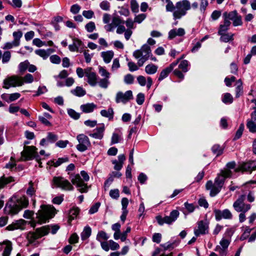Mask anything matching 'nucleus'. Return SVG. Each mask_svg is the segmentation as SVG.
I'll return each instance as SVG.
<instances>
[{"instance_id":"1","label":"nucleus","mask_w":256,"mask_h":256,"mask_svg":"<svg viewBox=\"0 0 256 256\" xmlns=\"http://www.w3.org/2000/svg\"><path fill=\"white\" fill-rule=\"evenodd\" d=\"M40 208V209L36 213L37 222L32 219L29 222V224L34 228L36 226V223L39 224L46 223L53 218L56 213V210L52 206L42 204Z\"/></svg>"},{"instance_id":"2","label":"nucleus","mask_w":256,"mask_h":256,"mask_svg":"<svg viewBox=\"0 0 256 256\" xmlns=\"http://www.w3.org/2000/svg\"><path fill=\"white\" fill-rule=\"evenodd\" d=\"M28 204V200L24 196L16 201L10 198L6 204L4 208V212L6 214L12 216L16 214L22 208L27 207Z\"/></svg>"},{"instance_id":"3","label":"nucleus","mask_w":256,"mask_h":256,"mask_svg":"<svg viewBox=\"0 0 256 256\" xmlns=\"http://www.w3.org/2000/svg\"><path fill=\"white\" fill-rule=\"evenodd\" d=\"M80 175L82 177V179L79 174H71L70 176L71 182L78 188V190L80 192H88V186L84 182L89 180V176L88 173L84 170L80 172Z\"/></svg>"},{"instance_id":"4","label":"nucleus","mask_w":256,"mask_h":256,"mask_svg":"<svg viewBox=\"0 0 256 256\" xmlns=\"http://www.w3.org/2000/svg\"><path fill=\"white\" fill-rule=\"evenodd\" d=\"M50 230V226H44L40 228H36L35 232H30L27 234L26 238L28 240V244H34L36 246L38 242L36 240L42 236L48 234Z\"/></svg>"},{"instance_id":"5","label":"nucleus","mask_w":256,"mask_h":256,"mask_svg":"<svg viewBox=\"0 0 256 256\" xmlns=\"http://www.w3.org/2000/svg\"><path fill=\"white\" fill-rule=\"evenodd\" d=\"M150 54V48L146 44H144L140 50H135L133 53L134 56L138 59V64L139 66H143L145 62L148 59Z\"/></svg>"},{"instance_id":"6","label":"nucleus","mask_w":256,"mask_h":256,"mask_svg":"<svg viewBox=\"0 0 256 256\" xmlns=\"http://www.w3.org/2000/svg\"><path fill=\"white\" fill-rule=\"evenodd\" d=\"M191 8L190 2L188 0H182L178 2L176 4V10L173 12L175 20L180 19L186 14L188 10Z\"/></svg>"},{"instance_id":"7","label":"nucleus","mask_w":256,"mask_h":256,"mask_svg":"<svg viewBox=\"0 0 256 256\" xmlns=\"http://www.w3.org/2000/svg\"><path fill=\"white\" fill-rule=\"evenodd\" d=\"M37 148L34 146H26L21 152L22 160H28L35 158L36 161L39 160V156L36 152Z\"/></svg>"},{"instance_id":"8","label":"nucleus","mask_w":256,"mask_h":256,"mask_svg":"<svg viewBox=\"0 0 256 256\" xmlns=\"http://www.w3.org/2000/svg\"><path fill=\"white\" fill-rule=\"evenodd\" d=\"M98 73L102 78L98 81V84L101 88L106 89L110 84V73L104 67L99 66Z\"/></svg>"},{"instance_id":"9","label":"nucleus","mask_w":256,"mask_h":256,"mask_svg":"<svg viewBox=\"0 0 256 256\" xmlns=\"http://www.w3.org/2000/svg\"><path fill=\"white\" fill-rule=\"evenodd\" d=\"M245 200L246 196L242 194L234 202L233 208L236 212H246L251 208V205L250 204L244 202Z\"/></svg>"},{"instance_id":"10","label":"nucleus","mask_w":256,"mask_h":256,"mask_svg":"<svg viewBox=\"0 0 256 256\" xmlns=\"http://www.w3.org/2000/svg\"><path fill=\"white\" fill-rule=\"evenodd\" d=\"M52 182L56 188L63 190H72L74 188L70 182L62 176H54Z\"/></svg>"},{"instance_id":"11","label":"nucleus","mask_w":256,"mask_h":256,"mask_svg":"<svg viewBox=\"0 0 256 256\" xmlns=\"http://www.w3.org/2000/svg\"><path fill=\"white\" fill-rule=\"evenodd\" d=\"M22 77L18 76H9L4 80L3 88L8 89L10 87L20 86L24 84Z\"/></svg>"},{"instance_id":"12","label":"nucleus","mask_w":256,"mask_h":256,"mask_svg":"<svg viewBox=\"0 0 256 256\" xmlns=\"http://www.w3.org/2000/svg\"><path fill=\"white\" fill-rule=\"evenodd\" d=\"M76 139L78 142V144L76 146V149L78 151L83 152L90 146V142L86 136L80 134L77 136Z\"/></svg>"},{"instance_id":"13","label":"nucleus","mask_w":256,"mask_h":256,"mask_svg":"<svg viewBox=\"0 0 256 256\" xmlns=\"http://www.w3.org/2000/svg\"><path fill=\"white\" fill-rule=\"evenodd\" d=\"M230 240L223 238L220 242V245L216 247L215 251L219 253L220 256H226Z\"/></svg>"},{"instance_id":"14","label":"nucleus","mask_w":256,"mask_h":256,"mask_svg":"<svg viewBox=\"0 0 256 256\" xmlns=\"http://www.w3.org/2000/svg\"><path fill=\"white\" fill-rule=\"evenodd\" d=\"M254 161L242 162L240 164L235 170L236 172H250L256 170V164Z\"/></svg>"},{"instance_id":"15","label":"nucleus","mask_w":256,"mask_h":256,"mask_svg":"<svg viewBox=\"0 0 256 256\" xmlns=\"http://www.w3.org/2000/svg\"><path fill=\"white\" fill-rule=\"evenodd\" d=\"M132 98L133 95L131 90H128L124 93L118 92L116 94V103L122 102L126 104Z\"/></svg>"},{"instance_id":"16","label":"nucleus","mask_w":256,"mask_h":256,"mask_svg":"<svg viewBox=\"0 0 256 256\" xmlns=\"http://www.w3.org/2000/svg\"><path fill=\"white\" fill-rule=\"evenodd\" d=\"M208 222L206 220H200L198 222V227L194 230L196 236L200 234H204L208 232Z\"/></svg>"},{"instance_id":"17","label":"nucleus","mask_w":256,"mask_h":256,"mask_svg":"<svg viewBox=\"0 0 256 256\" xmlns=\"http://www.w3.org/2000/svg\"><path fill=\"white\" fill-rule=\"evenodd\" d=\"M85 76L87 78L88 82L92 86H94L98 84V76L95 72L92 71V68L84 69Z\"/></svg>"},{"instance_id":"18","label":"nucleus","mask_w":256,"mask_h":256,"mask_svg":"<svg viewBox=\"0 0 256 256\" xmlns=\"http://www.w3.org/2000/svg\"><path fill=\"white\" fill-rule=\"evenodd\" d=\"M214 213L216 219L217 220H220L222 218L230 219L232 216L230 212L228 209H226L223 211L218 210H214Z\"/></svg>"},{"instance_id":"19","label":"nucleus","mask_w":256,"mask_h":256,"mask_svg":"<svg viewBox=\"0 0 256 256\" xmlns=\"http://www.w3.org/2000/svg\"><path fill=\"white\" fill-rule=\"evenodd\" d=\"M26 224V222L22 219L16 220V222H13L11 224L8 225L6 228V230H14L20 229L24 230L25 228V226Z\"/></svg>"},{"instance_id":"20","label":"nucleus","mask_w":256,"mask_h":256,"mask_svg":"<svg viewBox=\"0 0 256 256\" xmlns=\"http://www.w3.org/2000/svg\"><path fill=\"white\" fill-rule=\"evenodd\" d=\"M208 190H210V195L212 196H215L220 190L221 188L212 183V181H208L206 186Z\"/></svg>"},{"instance_id":"21","label":"nucleus","mask_w":256,"mask_h":256,"mask_svg":"<svg viewBox=\"0 0 256 256\" xmlns=\"http://www.w3.org/2000/svg\"><path fill=\"white\" fill-rule=\"evenodd\" d=\"M236 163L234 161L228 162L226 165V168L221 171L222 174L226 177H230L232 174L231 169L234 170L236 168Z\"/></svg>"},{"instance_id":"22","label":"nucleus","mask_w":256,"mask_h":256,"mask_svg":"<svg viewBox=\"0 0 256 256\" xmlns=\"http://www.w3.org/2000/svg\"><path fill=\"white\" fill-rule=\"evenodd\" d=\"M179 214L180 213L178 210H172L170 212V215L169 216H166L164 217V220L165 221V223L168 224H172V222L176 220Z\"/></svg>"},{"instance_id":"23","label":"nucleus","mask_w":256,"mask_h":256,"mask_svg":"<svg viewBox=\"0 0 256 256\" xmlns=\"http://www.w3.org/2000/svg\"><path fill=\"white\" fill-rule=\"evenodd\" d=\"M105 128L104 125L97 128L94 130V133L90 134V136L96 139L101 140L103 138Z\"/></svg>"},{"instance_id":"24","label":"nucleus","mask_w":256,"mask_h":256,"mask_svg":"<svg viewBox=\"0 0 256 256\" xmlns=\"http://www.w3.org/2000/svg\"><path fill=\"white\" fill-rule=\"evenodd\" d=\"M97 108V106L94 103H87L82 104L80 106L81 110L84 113L92 112Z\"/></svg>"},{"instance_id":"25","label":"nucleus","mask_w":256,"mask_h":256,"mask_svg":"<svg viewBox=\"0 0 256 256\" xmlns=\"http://www.w3.org/2000/svg\"><path fill=\"white\" fill-rule=\"evenodd\" d=\"M185 34L184 30L182 28L171 30L168 32V38L173 39L176 36H181Z\"/></svg>"},{"instance_id":"26","label":"nucleus","mask_w":256,"mask_h":256,"mask_svg":"<svg viewBox=\"0 0 256 256\" xmlns=\"http://www.w3.org/2000/svg\"><path fill=\"white\" fill-rule=\"evenodd\" d=\"M101 56L103 58L104 62L106 64H108L113 58L114 52L112 50L103 52L101 53Z\"/></svg>"},{"instance_id":"27","label":"nucleus","mask_w":256,"mask_h":256,"mask_svg":"<svg viewBox=\"0 0 256 256\" xmlns=\"http://www.w3.org/2000/svg\"><path fill=\"white\" fill-rule=\"evenodd\" d=\"M52 52V50L50 48H48L46 50L40 49L35 51V53L36 54L42 58L44 60L46 59L49 56L50 54Z\"/></svg>"},{"instance_id":"28","label":"nucleus","mask_w":256,"mask_h":256,"mask_svg":"<svg viewBox=\"0 0 256 256\" xmlns=\"http://www.w3.org/2000/svg\"><path fill=\"white\" fill-rule=\"evenodd\" d=\"M2 244L5 245L4 250L2 253V256H10L12 250V244L10 241H4Z\"/></svg>"},{"instance_id":"29","label":"nucleus","mask_w":256,"mask_h":256,"mask_svg":"<svg viewBox=\"0 0 256 256\" xmlns=\"http://www.w3.org/2000/svg\"><path fill=\"white\" fill-rule=\"evenodd\" d=\"M70 92L72 94L78 97L83 96L86 94V91L82 87L79 86L71 90Z\"/></svg>"},{"instance_id":"30","label":"nucleus","mask_w":256,"mask_h":256,"mask_svg":"<svg viewBox=\"0 0 256 256\" xmlns=\"http://www.w3.org/2000/svg\"><path fill=\"white\" fill-rule=\"evenodd\" d=\"M100 113L102 116L108 118L109 120L113 119L114 112L112 108H109L107 110H102Z\"/></svg>"},{"instance_id":"31","label":"nucleus","mask_w":256,"mask_h":256,"mask_svg":"<svg viewBox=\"0 0 256 256\" xmlns=\"http://www.w3.org/2000/svg\"><path fill=\"white\" fill-rule=\"evenodd\" d=\"M92 233V229L91 228L88 226H86L84 227V228L83 231L80 234L81 238L82 240H84L88 238L91 235Z\"/></svg>"},{"instance_id":"32","label":"nucleus","mask_w":256,"mask_h":256,"mask_svg":"<svg viewBox=\"0 0 256 256\" xmlns=\"http://www.w3.org/2000/svg\"><path fill=\"white\" fill-rule=\"evenodd\" d=\"M12 35L14 38V40L13 41L14 46H18L20 44V40L22 36V32L20 30L14 32H13Z\"/></svg>"},{"instance_id":"33","label":"nucleus","mask_w":256,"mask_h":256,"mask_svg":"<svg viewBox=\"0 0 256 256\" xmlns=\"http://www.w3.org/2000/svg\"><path fill=\"white\" fill-rule=\"evenodd\" d=\"M230 24L231 22L230 20L224 18V24L220 25L218 33L222 34L223 32H226L228 30Z\"/></svg>"},{"instance_id":"34","label":"nucleus","mask_w":256,"mask_h":256,"mask_svg":"<svg viewBox=\"0 0 256 256\" xmlns=\"http://www.w3.org/2000/svg\"><path fill=\"white\" fill-rule=\"evenodd\" d=\"M220 36V40L222 42H227L230 40H233L234 34H226V32H223L222 33H218Z\"/></svg>"},{"instance_id":"35","label":"nucleus","mask_w":256,"mask_h":256,"mask_svg":"<svg viewBox=\"0 0 256 256\" xmlns=\"http://www.w3.org/2000/svg\"><path fill=\"white\" fill-rule=\"evenodd\" d=\"M227 177L224 176L222 174L221 172L220 174L216 178L214 184L218 186L219 188H222L224 183V180Z\"/></svg>"},{"instance_id":"36","label":"nucleus","mask_w":256,"mask_h":256,"mask_svg":"<svg viewBox=\"0 0 256 256\" xmlns=\"http://www.w3.org/2000/svg\"><path fill=\"white\" fill-rule=\"evenodd\" d=\"M158 66L154 64H149L145 68V72L148 74H155L158 70Z\"/></svg>"},{"instance_id":"37","label":"nucleus","mask_w":256,"mask_h":256,"mask_svg":"<svg viewBox=\"0 0 256 256\" xmlns=\"http://www.w3.org/2000/svg\"><path fill=\"white\" fill-rule=\"evenodd\" d=\"M238 14L236 10H234L229 12H224L223 14V16L225 20L230 21V20H234Z\"/></svg>"},{"instance_id":"38","label":"nucleus","mask_w":256,"mask_h":256,"mask_svg":"<svg viewBox=\"0 0 256 256\" xmlns=\"http://www.w3.org/2000/svg\"><path fill=\"white\" fill-rule=\"evenodd\" d=\"M79 212L80 209L77 207L74 208L70 210L69 212V222H70L72 220L76 217V216L78 214Z\"/></svg>"},{"instance_id":"39","label":"nucleus","mask_w":256,"mask_h":256,"mask_svg":"<svg viewBox=\"0 0 256 256\" xmlns=\"http://www.w3.org/2000/svg\"><path fill=\"white\" fill-rule=\"evenodd\" d=\"M122 139L121 134L114 132L111 138V145L118 143Z\"/></svg>"},{"instance_id":"40","label":"nucleus","mask_w":256,"mask_h":256,"mask_svg":"<svg viewBox=\"0 0 256 256\" xmlns=\"http://www.w3.org/2000/svg\"><path fill=\"white\" fill-rule=\"evenodd\" d=\"M13 178L12 176H10L8 178H6L4 176H2L0 178V190L4 187V186L14 181Z\"/></svg>"},{"instance_id":"41","label":"nucleus","mask_w":256,"mask_h":256,"mask_svg":"<svg viewBox=\"0 0 256 256\" xmlns=\"http://www.w3.org/2000/svg\"><path fill=\"white\" fill-rule=\"evenodd\" d=\"M109 236L106 233L102 230L99 232L96 236V240L100 242L102 240H107Z\"/></svg>"},{"instance_id":"42","label":"nucleus","mask_w":256,"mask_h":256,"mask_svg":"<svg viewBox=\"0 0 256 256\" xmlns=\"http://www.w3.org/2000/svg\"><path fill=\"white\" fill-rule=\"evenodd\" d=\"M69 161V158L67 156L64 158H58L55 162H54L53 166L58 167L62 164L63 163L67 162Z\"/></svg>"},{"instance_id":"43","label":"nucleus","mask_w":256,"mask_h":256,"mask_svg":"<svg viewBox=\"0 0 256 256\" xmlns=\"http://www.w3.org/2000/svg\"><path fill=\"white\" fill-rule=\"evenodd\" d=\"M68 114L74 120H78L80 118V114L76 112L74 110L69 108L68 110Z\"/></svg>"},{"instance_id":"44","label":"nucleus","mask_w":256,"mask_h":256,"mask_svg":"<svg viewBox=\"0 0 256 256\" xmlns=\"http://www.w3.org/2000/svg\"><path fill=\"white\" fill-rule=\"evenodd\" d=\"M172 72L168 68V67L164 69L160 72V76L158 78V80H162L164 78L167 77L168 74Z\"/></svg>"},{"instance_id":"45","label":"nucleus","mask_w":256,"mask_h":256,"mask_svg":"<svg viewBox=\"0 0 256 256\" xmlns=\"http://www.w3.org/2000/svg\"><path fill=\"white\" fill-rule=\"evenodd\" d=\"M244 124H240V125L239 126L238 129L237 130V131L236 133L235 136L234 138V140H238L241 137V136L242 134V132H244Z\"/></svg>"},{"instance_id":"46","label":"nucleus","mask_w":256,"mask_h":256,"mask_svg":"<svg viewBox=\"0 0 256 256\" xmlns=\"http://www.w3.org/2000/svg\"><path fill=\"white\" fill-rule=\"evenodd\" d=\"M247 128L251 132H256V122L248 121L246 124Z\"/></svg>"},{"instance_id":"47","label":"nucleus","mask_w":256,"mask_h":256,"mask_svg":"<svg viewBox=\"0 0 256 256\" xmlns=\"http://www.w3.org/2000/svg\"><path fill=\"white\" fill-rule=\"evenodd\" d=\"M222 100L224 104H231L233 101V98L230 94L226 93L224 94Z\"/></svg>"},{"instance_id":"48","label":"nucleus","mask_w":256,"mask_h":256,"mask_svg":"<svg viewBox=\"0 0 256 256\" xmlns=\"http://www.w3.org/2000/svg\"><path fill=\"white\" fill-rule=\"evenodd\" d=\"M22 80L24 83H32L34 82V78L33 76L30 74H27L24 77H22Z\"/></svg>"},{"instance_id":"49","label":"nucleus","mask_w":256,"mask_h":256,"mask_svg":"<svg viewBox=\"0 0 256 256\" xmlns=\"http://www.w3.org/2000/svg\"><path fill=\"white\" fill-rule=\"evenodd\" d=\"M212 151L216 156H218L222 153L223 150L219 145L216 144L212 146Z\"/></svg>"},{"instance_id":"50","label":"nucleus","mask_w":256,"mask_h":256,"mask_svg":"<svg viewBox=\"0 0 256 256\" xmlns=\"http://www.w3.org/2000/svg\"><path fill=\"white\" fill-rule=\"evenodd\" d=\"M28 64L29 62L28 60H25L24 62H20L18 66L20 72H25V70L28 68Z\"/></svg>"},{"instance_id":"51","label":"nucleus","mask_w":256,"mask_h":256,"mask_svg":"<svg viewBox=\"0 0 256 256\" xmlns=\"http://www.w3.org/2000/svg\"><path fill=\"white\" fill-rule=\"evenodd\" d=\"M46 138L48 142H54L58 140V136L52 132H48Z\"/></svg>"},{"instance_id":"52","label":"nucleus","mask_w":256,"mask_h":256,"mask_svg":"<svg viewBox=\"0 0 256 256\" xmlns=\"http://www.w3.org/2000/svg\"><path fill=\"white\" fill-rule=\"evenodd\" d=\"M85 28L88 32H92L96 29L95 24L93 22H90L86 25Z\"/></svg>"},{"instance_id":"53","label":"nucleus","mask_w":256,"mask_h":256,"mask_svg":"<svg viewBox=\"0 0 256 256\" xmlns=\"http://www.w3.org/2000/svg\"><path fill=\"white\" fill-rule=\"evenodd\" d=\"M134 81V77L131 74H127L124 77V82L126 84H132Z\"/></svg>"},{"instance_id":"54","label":"nucleus","mask_w":256,"mask_h":256,"mask_svg":"<svg viewBox=\"0 0 256 256\" xmlns=\"http://www.w3.org/2000/svg\"><path fill=\"white\" fill-rule=\"evenodd\" d=\"M110 196L114 199H118L120 196V192L118 189L112 190L110 192Z\"/></svg>"},{"instance_id":"55","label":"nucleus","mask_w":256,"mask_h":256,"mask_svg":"<svg viewBox=\"0 0 256 256\" xmlns=\"http://www.w3.org/2000/svg\"><path fill=\"white\" fill-rule=\"evenodd\" d=\"M11 58V54L10 52L6 51L2 54V62L3 63L8 62L10 61Z\"/></svg>"},{"instance_id":"56","label":"nucleus","mask_w":256,"mask_h":256,"mask_svg":"<svg viewBox=\"0 0 256 256\" xmlns=\"http://www.w3.org/2000/svg\"><path fill=\"white\" fill-rule=\"evenodd\" d=\"M130 8L132 12H137L138 11V4L136 0H131Z\"/></svg>"},{"instance_id":"57","label":"nucleus","mask_w":256,"mask_h":256,"mask_svg":"<svg viewBox=\"0 0 256 256\" xmlns=\"http://www.w3.org/2000/svg\"><path fill=\"white\" fill-rule=\"evenodd\" d=\"M188 62L186 60H182L178 66L179 68L181 69L184 72L188 71Z\"/></svg>"},{"instance_id":"58","label":"nucleus","mask_w":256,"mask_h":256,"mask_svg":"<svg viewBox=\"0 0 256 256\" xmlns=\"http://www.w3.org/2000/svg\"><path fill=\"white\" fill-rule=\"evenodd\" d=\"M8 3L15 8H20L22 6V0H12V2H8Z\"/></svg>"},{"instance_id":"59","label":"nucleus","mask_w":256,"mask_h":256,"mask_svg":"<svg viewBox=\"0 0 256 256\" xmlns=\"http://www.w3.org/2000/svg\"><path fill=\"white\" fill-rule=\"evenodd\" d=\"M100 6L103 10H108L110 8V3L106 0H104L100 2Z\"/></svg>"},{"instance_id":"60","label":"nucleus","mask_w":256,"mask_h":256,"mask_svg":"<svg viewBox=\"0 0 256 256\" xmlns=\"http://www.w3.org/2000/svg\"><path fill=\"white\" fill-rule=\"evenodd\" d=\"M146 18V14H141L138 15H137L134 18V22H137L138 24L141 23Z\"/></svg>"},{"instance_id":"61","label":"nucleus","mask_w":256,"mask_h":256,"mask_svg":"<svg viewBox=\"0 0 256 256\" xmlns=\"http://www.w3.org/2000/svg\"><path fill=\"white\" fill-rule=\"evenodd\" d=\"M232 22L233 25L235 26L242 25V22L241 16L238 14L234 20H232Z\"/></svg>"},{"instance_id":"62","label":"nucleus","mask_w":256,"mask_h":256,"mask_svg":"<svg viewBox=\"0 0 256 256\" xmlns=\"http://www.w3.org/2000/svg\"><path fill=\"white\" fill-rule=\"evenodd\" d=\"M34 214V211L27 210L24 212L23 216L25 218L32 219L33 218Z\"/></svg>"},{"instance_id":"63","label":"nucleus","mask_w":256,"mask_h":256,"mask_svg":"<svg viewBox=\"0 0 256 256\" xmlns=\"http://www.w3.org/2000/svg\"><path fill=\"white\" fill-rule=\"evenodd\" d=\"M200 0V10L201 12H204L208 6V0Z\"/></svg>"},{"instance_id":"64","label":"nucleus","mask_w":256,"mask_h":256,"mask_svg":"<svg viewBox=\"0 0 256 256\" xmlns=\"http://www.w3.org/2000/svg\"><path fill=\"white\" fill-rule=\"evenodd\" d=\"M144 100V95L142 93H139L137 96L136 98V102L139 105H142Z\"/></svg>"}]
</instances>
